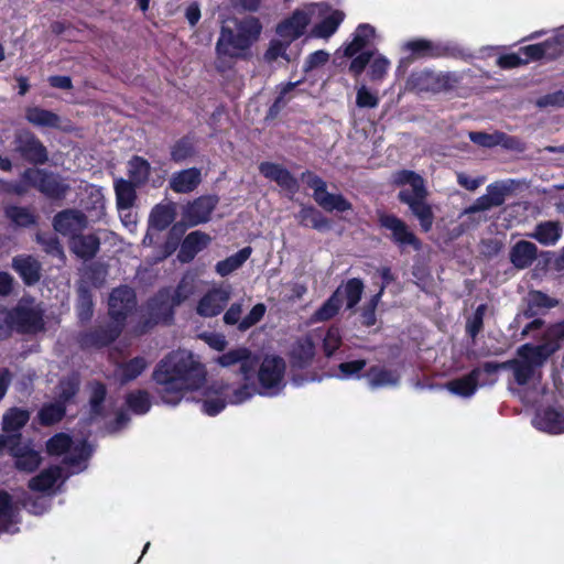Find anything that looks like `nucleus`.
Instances as JSON below:
<instances>
[{
  "mask_svg": "<svg viewBox=\"0 0 564 564\" xmlns=\"http://www.w3.org/2000/svg\"><path fill=\"white\" fill-rule=\"evenodd\" d=\"M262 24L256 17H247L236 23V29L223 26L216 43L218 59H246L250 47L259 39Z\"/></svg>",
  "mask_w": 564,
  "mask_h": 564,
  "instance_id": "obj_4",
  "label": "nucleus"
},
{
  "mask_svg": "<svg viewBox=\"0 0 564 564\" xmlns=\"http://www.w3.org/2000/svg\"><path fill=\"white\" fill-rule=\"evenodd\" d=\"M534 427L550 434H560L564 432V411L547 408L538 411L532 420Z\"/></svg>",
  "mask_w": 564,
  "mask_h": 564,
  "instance_id": "obj_22",
  "label": "nucleus"
},
{
  "mask_svg": "<svg viewBox=\"0 0 564 564\" xmlns=\"http://www.w3.org/2000/svg\"><path fill=\"white\" fill-rule=\"evenodd\" d=\"M219 390L221 394H225V397L228 398V402L231 404H240L248 401L257 391L253 386H250L247 382L240 388L234 390L230 395L225 391L226 388L224 386H219Z\"/></svg>",
  "mask_w": 564,
  "mask_h": 564,
  "instance_id": "obj_55",
  "label": "nucleus"
},
{
  "mask_svg": "<svg viewBox=\"0 0 564 564\" xmlns=\"http://www.w3.org/2000/svg\"><path fill=\"white\" fill-rule=\"evenodd\" d=\"M149 366L144 357L138 356L126 362L118 364L113 377L122 384L137 379Z\"/></svg>",
  "mask_w": 564,
  "mask_h": 564,
  "instance_id": "obj_31",
  "label": "nucleus"
},
{
  "mask_svg": "<svg viewBox=\"0 0 564 564\" xmlns=\"http://www.w3.org/2000/svg\"><path fill=\"white\" fill-rule=\"evenodd\" d=\"M486 305H479L471 317L468 318L466 324V332L471 338H475L482 328L484 316L486 314Z\"/></svg>",
  "mask_w": 564,
  "mask_h": 564,
  "instance_id": "obj_62",
  "label": "nucleus"
},
{
  "mask_svg": "<svg viewBox=\"0 0 564 564\" xmlns=\"http://www.w3.org/2000/svg\"><path fill=\"white\" fill-rule=\"evenodd\" d=\"M379 223L382 228L390 232L389 238L402 250L412 248L421 249V241L410 227L399 217L390 214H381Z\"/></svg>",
  "mask_w": 564,
  "mask_h": 564,
  "instance_id": "obj_11",
  "label": "nucleus"
},
{
  "mask_svg": "<svg viewBox=\"0 0 564 564\" xmlns=\"http://www.w3.org/2000/svg\"><path fill=\"white\" fill-rule=\"evenodd\" d=\"M404 48L410 51L416 57L435 56V47L432 42L426 40L410 41L404 44Z\"/></svg>",
  "mask_w": 564,
  "mask_h": 564,
  "instance_id": "obj_57",
  "label": "nucleus"
},
{
  "mask_svg": "<svg viewBox=\"0 0 564 564\" xmlns=\"http://www.w3.org/2000/svg\"><path fill=\"white\" fill-rule=\"evenodd\" d=\"M221 367L239 365V371L245 381H249L259 365V359L249 349L240 347L231 349L216 359Z\"/></svg>",
  "mask_w": 564,
  "mask_h": 564,
  "instance_id": "obj_13",
  "label": "nucleus"
},
{
  "mask_svg": "<svg viewBox=\"0 0 564 564\" xmlns=\"http://www.w3.org/2000/svg\"><path fill=\"white\" fill-rule=\"evenodd\" d=\"M62 476V468L59 466H53L33 477L29 481V487L33 491L46 492L56 485Z\"/></svg>",
  "mask_w": 564,
  "mask_h": 564,
  "instance_id": "obj_35",
  "label": "nucleus"
},
{
  "mask_svg": "<svg viewBox=\"0 0 564 564\" xmlns=\"http://www.w3.org/2000/svg\"><path fill=\"white\" fill-rule=\"evenodd\" d=\"M564 47V33H557L553 39L547 40L543 43L528 45L522 47L520 52L525 56L523 63H528L532 59H539L544 56L553 55L558 53Z\"/></svg>",
  "mask_w": 564,
  "mask_h": 564,
  "instance_id": "obj_25",
  "label": "nucleus"
},
{
  "mask_svg": "<svg viewBox=\"0 0 564 564\" xmlns=\"http://www.w3.org/2000/svg\"><path fill=\"white\" fill-rule=\"evenodd\" d=\"M558 349L556 343L541 345L524 344L517 350V358L497 364L499 369L512 371L513 379L519 386L535 384L541 379V368L547 358Z\"/></svg>",
  "mask_w": 564,
  "mask_h": 564,
  "instance_id": "obj_3",
  "label": "nucleus"
},
{
  "mask_svg": "<svg viewBox=\"0 0 564 564\" xmlns=\"http://www.w3.org/2000/svg\"><path fill=\"white\" fill-rule=\"evenodd\" d=\"M364 291V283L359 279H350L341 290V300L345 297L347 308L355 307L361 299Z\"/></svg>",
  "mask_w": 564,
  "mask_h": 564,
  "instance_id": "obj_49",
  "label": "nucleus"
},
{
  "mask_svg": "<svg viewBox=\"0 0 564 564\" xmlns=\"http://www.w3.org/2000/svg\"><path fill=\"white\" fill-rule=\"evenodd\" d=\"M46 448L51 455H65L64 464L69 474H77L87 467L91 448L86 441H73L67 434L58 433L47 441Z\"/></svg>",
  "mask_w": 564,
  "mask_h": 564,
  "instance_id": "obj_5",
  "label": "nucleus"
},
{
  "mask_svg": "<svg viewBox=\"0 0 564 564\" xmlns=\"http://www.w3.org/2000/svg\"><path fill=\"white\" fill-rule=\"evenodd\" d=\"M393 183L399 186H409L404 187L400 191V193H405L411 198H426L427 192L424 185V180L419 174L402 170L398 171L392 176Z\"/></svg>",
  "mask_w": 564,
  "mask_h": 564,
  "instance_id": "obj_23",
  "label": "nucleus"
},
{
  "mask_svg": "<svg viewBox=\"0 0 564 564\" xmlns=\"http://www.w3.org/2000/svg\"><path fill=\"white\" fill-rule=\"evenodd\" d=\"M399 199L406 204L412 214L419 219L423 231L427 232L433 226L434 215L425 198H411L405 193H399Z\"/></svg>",
  "mask_w": 564,
  "mask_h": 564,
  "instance_id": "obj_27",
  "label": "nucleus"
},
{
  "mask_svg": "<svg viewBox=\"0 0 564 564\" xmlns=\"http://www.w3.org/2000/svg\"><path fill=\"white\" fill-rule=\"evenodd\" d=\"M14 458L17 469L24 473L34 471L41 464V455L28 444H22L21 438L11 446V454Z\"/></svg>",
  "mask_w": 564,
  "mask_h": 564,
  "instance_id": "obj_21",
  "label": "nucleus"
},
{
  "mask_svg": "<svg viewBox=\"0 0 564 564\" xmlns=\"http://www.w3.org/2000/svg\"><path fill=\"white\" fill-rule=\"evenodd\" d=\"M367 362L364 359L341 362L338 367L340 379H350L354 377L359 378V373L365 369Z\"/></svg>",
  "mask_w": 564,
  "mask_h": 564,
  "instance_id": "obj_60",
  "label": "nucleus"
},
{
  "mask_svg": "<svg viewBox=\"0 0 564 564\" xmlns=\"http://www.w3.org/2000/svg\"><path fill=\"white\" fill-rule=\"evenodd\" d=\"M252 249L245 247L237 253L217 262L215 270L220 276H227L239 269L250 257Z\"/></svg>",
  "mask_w": 564,
  "mask_h": 564,
  "instance_id": "obj_38",
  "label": "nucleus"
},
{
  "mask_svg": "<svg viewBox=\"0 0 564 564\" xmlns=\"http://www.w3.org/2000/svg\"><path fill=\"white\" fill-rule=\"evenodd\" d=\"M231 295L230 285L210 289L198 302L196 312L203 317L217 316L226 306Z\"/></svg>",
  "mask_w": 564,
  "mask_h": 564,
  "instance_id": "obj_16",
  "label": "nucleus"
},
{
  "mask_svg": "<svg viewBox=\"0 0 564 564\" xmlns=\"http://www.w3.org/2000/svg\"><path fill=\"white\" fill-rule=\"evenodd\" d=\"M100 240L94 235L77 234L70 238V250L80 259L88 260L96 256L99 250Z\"/></svg>",
  "mask_w": 564,
  "mask_h": 564,
  "instance_id": "obj_32",
  "label": "nucleus"
},
{
  "mask_svg": "<svg viewBox=\"0 0 564 564\" xmlns=\"http://www.w3.org/2000/svg\"><path fill=\"white\" fill-rule=\"evenodd\" d=\"M562 236V226L557 221H544L536 225L530 237L544 246H554Z\"/></svg>",
  "mask_w": 564,
  "mask_h": 564,
  "instance_id": "obj_36",
  "label": "nucleus"
},
{
  "mask_svg": "<svg viewBox=\"0 0 564 564\" xmlns=\"http://www.w3.org/2000/svg\"><path fill=\"white\" fill-rule=\"evenodd\" d=\"M341 307V289L334 294L313 314L312 322H325L333 318Z\"/></svg>",
  "mask_w": 564,
  "mask_h": 564,
  "instance_id": "obj_42",
  "label": "nucleus"
},
{
  "mask_svg": "<svg viewBox=\"0 0 564 564\" xmlns=\"http://www.w3.org/2000/svg\"><path fill=\"white\" fill-rule=\"evenodd\" d=\"M87 226L86 216L75 209H66L55 215L53 219L54 229L63 236L73 238Z\"/></svg>",
  "mask_w": 564,
  "mask_h": 564,
  "instance_id": "obj_18",
  "label": "nucleus"
},
{
  "mask_svg": "<svg viewBox=\"0 0 564 564\" xmlns=\"http://www.w3.org/2000/svg\"><path fill=\"white\" fill-rule=\"evenodd\" d=\"M11 330L19 333H36L43 329V311L31 297H22L17 306L8 311Z\"/></svg>",
  "mask_w": 564,
  "mask_h": 564,
  "instance_id": "obj_7",
  "label": "nucleus"
},
{
  "mask_svg": "<svg viewBox=\"0 0 564 564\" xmlns=\"http://www.w3.org/2000/svg\"><path fill=\"white\" fill-rule=\"evenodd\" d=\"M326 212H346L351 208V204L340 194H332L327 191L315 200Z\"/></svg>",
  "mask_w": 564,
  "mask_h": 564,
  "instance_id": "obj_46",
  "label": "nucleus"
},
{
  "mask_svg": "<svg viewBox=\"0 0 564 564\" xmlns=\"http://www.w3.org/2000/svg\"><path fill=\"white\" fill-rule=\"evenodd\" d=\"M292 42H288L286 40L280 37L276 40H272L269 44V47L264 54V59L267 62H275L278 58H283L289 61V56L286 54V50Z\"/></svg>",
  "mask_w": 564,
  "mask_h": 564,
  "instance_id": "obj_54",
  "label": "nucleus"
},
{
  "mask_svg": "<svg viewBox=\"0 0 564 564\" xmlns=\"http://www.w3.org/2000/svg\"><path fill=\"white\" fill-rule=\"evenodd\" d=\"M152 378L162 402L176 405L185 391H196L203 387L206 370L191 351L178 349L156 365Z\"/></svg>",
  "mask_w": 564,
  "mask_h": 564,
  "instance_id": "obj_1",
  "label": "nucleus"
},
{
  "mask_svg": "<svg viewBox=\"0 0 564 564\" xmlns=\"http://www.w3.org/2000/svg\"><path fill=\"white\" fill-rule=\"evenodd\" d=\"M194 153V145L192 141L184 138L175 143L172 148L171 156L175 162H182Z\"/></svg>",
  "mask_w": 564,
  "mask_h": 564,
  "instance_id": "obj_63",
  "label": "nucleus"
},
{
  "mask_svg": "<svg viewBox=\"0 0 564 564\" xmlns=\"http://www.w3.org/2000/svg\"><path fill=\"white\" fill-rule=\"evenodd\" d=\"M311 21L312 15L308 4H305L276 25V34L288 42H293L303 35Z\"/></svg>",
  "mask_w": 564,
  "mask_h": 564,
  "instance_id": "obj_15",
  "label": "nucleus"
},
{
  "mask_svg": "<svg viewBox=\"0 0 564 564\" xmlns=\"http://www.w3.org/2000/svg\"><path fill=\"white\" fill-rule=\"evenodd\" d=\"M509 189V186H507L505 183L496 182L489 184L486 188V194L478 197L475 203L465 212L467 214H474L489 210L492 207L501 206L505 203L506 195Z\"/></svg>",
  "mask_w": 564,
  "mask_h": 564,
  "instance_id": "obj_19",
  "label": "nucleus"
},
{
  "mask_svg": "<svg viewBox=\"0 0 564 564\" xmlns=\"http://www.w3.org/2000/svg\"><path fill=\"white\" fill-rule=\"evenodd\" d=\"M26 120L42 128H58L59 117L53 111L42 109L40 107H30L25 112Z\"/></svg>",
  "mask_w": 564,
  "mask_h": 564,
  "instance_id": "obj_37",
  "label": "nucleus"
},
{
  "mask_svg": "<svg viewBox=\"0 0 564 564\" xmlns=\"http://www.w3.org/2000/svg\"><path fill=\"white\" fill-rule=\"evenodd\" d=\"M15 150L33 164H44L48 160L47 150L30 131H20L15 135Z\"/></svg>",
  "mask_w": 564,
  "mask_h": 564,
  "instance_id": "obj_14",
  "label": "nucleus"
},
{
  "mask_svg": "<svg viewBox=\"0 0 564 564\" xmlns=\"http://www.w3.org/2000/svg\"><path fill=\"white\" fill-rule=\"evenodd\" d=\"M260 173L270 181L275 182L283 191L295 194L299 189L296 178L282 165L263 162L259 165Z\"/></svg>",
  "mask_w": 564,
  "mask_h": 564,
  "instance_id": "obj_20",
  "label": "nucleus"
},
{
  "mask_svg": "<svg viewBox=\"0 0 564 564\" xmlns=\"http://www.w3.org/2000/svg\"><path fill=\"white\" fill-rule=\"evenodd\" d=\"M379 104L377 94L369 90L365 85L357 89L356 105L359 108H376Z\"/></svg>",
  "mask_w": 564,
  "mask_h": 564,
  "instance_id": "obj_64",
  "label": "nucleus"
},
{
  "mask_svg": "<svg viewBox=\"0 0 564 564\" xmlns=\"http://www.w3.org/2000/svg\"><path fill=\"white\" fill-rule=\"evenodd\" d=\"M174 220V208L172 205H156L149 218V228L164 230Z\"/></svg>",
  "mask_w": 564,
  "mask_h": 564,
  "instance_id": "obj_41",
  "label": "nucleus"
},
{
  "mask_svg": "<svg viewBox=\"0 0 564 564\" xmlns=\"http://www.w3.org/2000/svg\"><path fill=\"white\" fill-rule=\"evenodd\" d=\"M308 9L312 20L319 19L312 30L315 37L328 39L337 31L345 18L341 11L332 9L325 3H310Z\"/></svg>",
  "mask_w": 564,
  "mask_h": 564,
  "instance_id": "obj_10",
  "label": "nucleus"
},
{
  "mask_svg": "<svg viewBox=\"0 0 564 564\" xmlns=\"http://www.w3.org/2000/svg\"><path fill=\"white\" fill-rule=\"evenodd\" d=\"M115 192L117 198V207L119 210L129 209L135 199V189L132 182L123 178L115 181Z\"/></svg>",
  "mask_w": 564,
  "mask_h": 564,
  "instance_id": "obj_40",
  "label": "nucleus"
},
{
  "mask_svg": "<svg viewBox=\"0 0 564 564\" xmlns=\"http://www.w3.org/2000/svg\"><path fill=\"white\" fill-rule=\"evenodd\" d=\"M22 177L51 199H62L69 191V184L61 175L47 170L29 167Z\"/></svg>",
  "mask_w": 564,
  "mask_h": 564,
  "instance_id": "obj_8",
  "label": "nucleus"
},
{
  "mask_svg": "<svg viewBox=\"0 0 564 564\" xmlns=\"http://www.w3.org/2000/svg\"><path fill=\"white\" fill-rule=\"evenodd\" d=\"M285 361L279 356H265L259 366L258 393L265 397L278 395L285 387Z\"/></svg>",
  "mask_w": 564,
  "mask_h": 564,
  "instance_id": "obj_6",
  "label": "nucleus"
},
{
  "mask_svg": "<svg viewBox=\"0 0 564 564\" xmlns=\"http://www.w3.org/2000/svg\"><path fill=\"white\" fill-rule=\"evenodd\" d=\"M195 290L194 278L192 275H185L180 281L176 289H171L172 299L176 305H180L186 299H188Z\"/></svg>",
  "mask_w": 564,
  "mask_h": 564,
  "instance_id": "obj_53",
  "label": "nucleus"
},
{
  "mask_svg": "<svg viewBox=\"0 0 564 564\" xmlns=\"http://www.w3.org/2000/svg\"><path fill=\"white\" fill-rule=\"evenodd\" d=\"M77 316L80 322H88L94 313V303L90 292L85 289L80 288L78 292V301H77Z\"/></svg>",
  "mask_w": 564,
  "mask_h": 564,
  "instance_id": "obj_50",
  "label": "nucleus"
},
{
  "mask_svg": "<svg viewBox=\"0 0 564 564\" xmlns=\"http://www.w3.org/2000/svg\"><path fill=\"white\" fill-rule=\"evenodd\" d=\"M204 395L205 400L202 404V411L207 415H217L225 409L226 402L223 398L224 394L220 393L219 387H217L215 391L214 387L205 389Z\"/></svg>",
  "mask_w": 564,
  "mask_h": 564,
  "instance_id": "obj_43",
  "label": "nucleus"
},
{
  "mask_svg": "<svg viewBox=\"0 0 564 564\" xmlns=\"http://www.w3.org/2000/svg\"><path fill=\"white\" fill-rule=\"evenodd\" d=\"M368 386L371 389L397 387L401 375L397 369H390L384 366H372L365 375Z\"/></svg>",
  "mask_w": 564,
  "mask_h": 564,
  "instance_id": "obj_26",
  "label": "nucleus"
},
{
  "mask_svg": "<svg viewBox=\"0 0 564 564\" xmlns=\"http://www.w3.org/2000/svg\"><path fill=\"white\" fill-rule=\"evenodd\" d=\"M128 172L133 183L142 184L149 178L150 164L140 156H133L128 163Z\"/></svg>",
  "mask_w": 564,
  "mask_h": 564,
  "instance_id": "obj_47",
  "label": "nucleus"
},
{
  "mask_svg": "<svg viewBox=\"0 0 564 564\" xmlns=\"http://www.w3.org/2000/svg\"><path fill=\"white\" fill-rule=\"evenodd\" d=\"M536 256L538 247L527 240L516 242L509 251L510 262L520 270L529 268L536 259Z\"/></svg>",
  "mask_w": 564,
  "mask_h": 564,
  "instance_id": "obj_28",
  "label": "nucleus"
},
{
  "mask_svg": "<svg viewBox=\"0 0 564 564\" xmlns=\"http://www.w3.org/2000/svg\"><path fill=\"white\" fill-rule=\"evenodd\" d=\"M12 268L25 284L32 285L39 282L41 278V264L32 256H17L12 259Z\"/></svg>",
  "mask_w": 564,
  "mask_h": 564,
  "instance_id": "obj_29",
  "label": "nucleus"
},
{
  "mask_svg": "<svg viewBox=\"0 0 564 564\" xmlns=\"http://www.w3.org/2000/svg\"><path fill=\"white\" fill-rule=\"evenodd\" d=\"M65 414V406L62 402H55L44 405L39 412V419L42 424L51 425L59 421Z\"/></svg>",
  "mask_w": 564,
  "mask_h": 564,
  "instance_id": "obj_51",
  "label": "nucleus"
},
{
  "mask_svg": "<svg viewBox=\"0 0 564 564\" xmlns=\"http://www.w3.org/2000/svg\"><path fill=\"white\" fill-rule=\"evenodd\" d=\"M384 286H381L379 292L375 294L368 304L365 306L361 317H362V324L365 326H372L376 324V308L381 300V296L383 294Z\"/></svg>",
  "mask_w": 564,
  "mask_h": 564,
  "instance_id": "obj_61",
  "label": "nucleus"
},
{
  "mask_svg": "<svg viewBox=\"0 0 564 564\" xmlns=\"http://www.w3.org/2000/svg\"><path fill=\"white\" fill-rule=\"evenodd\" d=\"M265 305L262 303L256 304L251 311L240 321L238 329L246 332L253 325L258 324L265 314Z\"/></svg>",
  "mask_w": 564,
  "mask_h": 564,
  "instance_id": "obj_59",
  "label": "nucleus"
},
{
  "mask_svg": "<svg viewBox=\"0 0 564 564\" xmlns=\"http://www.w3.org/2000/svg\"><path fill=\"white\" fill-rule=\"evenodd\" d=\"M126 402L129 409L135 414H145L151 408L150 395L143 390L129 393Z\"/></svg>",
  "mask_w": 564,
  "mask_h": 564,
  "instance_id": "obj_48",
  "label": "nucleus"
},
{
  "mask_svg": "<svg viewBox=\"0 0 564 564\" xmlns=\"http://www.w3.org/2000/svg\"><path fill=\"white\" fill-rule=\"evenodd\" d=\"M4 215L18 227H30L36 223V216L29 207L8 205L4 207Z\"/></svg>",
  "mask_w": 564,
  "mask_h": 564,
  "instance_id": "obj_39",
  "label": "nucleus"
},
{
  "mask_svg": "<svg viewBox=\"0 0 564 564\" xmlns=\"http://www.w3.org/2000/svg\"><path fill=\"white\" fill-rule=\"evenodd\" d=\"M297 219L301 225L323 230L329 227L328 220L314 207H303Z\"/></svg>",
  "mask_w": 564,
  "mask_h": 564,
  "instance_id": "obj_45",
  "label": "nucleus"
},
{
  "mask_svg": "<svg viewBox=\"0 0 564 564\" xmlns=\"http://www.w3.org/2000/svg\"><path fill=\"white\" fill-rule=\"evenodd\" d=\"M217 204V196H200L185 206L183 210V219L188 226H196L202 223H206L209 220Z\"/></svg>",
  "mask_w": 564,
  "mask_h": 564,
  "instance_id": "obj_17",
  "label": "nucleus"
},
{
  "mask_svg": "<svg viewBox=\"0 0 564 564\" xmlns=\"http://www.w3.org/2000/svg\"><path fill=\"white\" fill-rule=\"evenodd\" d=\"M18 509L11 497L0 491V533H14L12 528L17 523Z\"/></svg>",
  "mask_w": 564,
  "mask_h": 564,
  "instance_id": "obj_33",
  "label": "nucleus"
},
{
  "mask_svg": "<svg viewBox=\"0 0 564 564\" xmlns=\"http://www.w3.org/2000/svg\"><path fill=\"white\" fill-rule=\"evenodd\" d=\"M79 380L76 376H69L61 380L58 384V401L63 404L70 400L78 391Z\"/></svg>",
  "mask_w": 564,
  "mask_h": 564,
  "instance_id": "obj_56",
  "label": "nucleus"
},
{
  "mask_svg": "<svg viewBox=\"0 0 564 564\" xmlns=\"http://www.w3.org/2000/svg\"><path fill=\"white\" fill-rule=\"evenodd\" d=\"M322 337V334H319ZM341 344V334L338 327L332 326L323 335V348L326 356H332Z\"/></svg>",
  "mask_w": 564,
  "mask_h": 564,
  "instance_id": "obj_58",
  "label": "nucleus"
},
{
  "mask_svg": "<svg viewBox=\"0 0 564 564\" xmlns=\"http://www.w3.org/2000/svg\"><path fill=\"white\" fill-rule=\"evenodd\" d=\"M137 307L133 289L121 285L112 290L108 300L109 315L112 321L107 327H98L80 336V345L85 348H100L119 337L128 316Z\"/></svg>",
  "mask_w": 564,
  "mask_h": 564,
  "instance_id": "obj_2",
  "label": "nucleus"
},
{
  "mask_svg": "<svg viewBox=\"0 0 564 564\" xmlns=\"http://www.w3.org/2000/svg\"><path fill=\"white\" fill-rule=\"evenodd\" d=\"M177 306L173 299L171 289H162L158 294L152 297L147 304L149 319L145 325L140 329V333L147 330L153 324L159 322H169L173 317L174 307Z\"/></svg>",
  "mask_w": 564,
  "mask_h": 564,
  "instance_id": "obj_12",
  "label": "nucleus"
},
{
  "mask_svg": "<svg viewBox=\"0 0 564 564\" xmlns=\"http://www.w3.org/2000/svg\"><path fill=\"white\" fill-rule=\"evenodd\" d=\"M106 398V387L102 383H95L93 386L90 397V420L94 421L104 415L102 403Z\"/></svg>",
  "mask_w": 564,
  "mask_h": 564,
  "instance_id": "obj_52",
  "label": "nucleus"
},
{
  "mask_svg": "<svg viewBox=\"0 0 564 564\" xmlns=\"http://www.w3.org/2000/svg\"><path fill=\"white\" fill-rule=\"evenodd\" d=\"M209 241V236L204 232L193 231L188 234L181 245L178 259L182 262L191 261L199 251L207 247Z\"/></svg>",
  "mask_w": 564,
  "mask_h": 564,
  "instance_id": "obj_30",
  "label": "nucleus"
},
{
  "mask_svg": "<svg viewBox=\"0 0 564 564\" xmlns=\"http://www.w3.org/2000/svg\"><path fill=\"white\" fill-rule=\"evenodd\" d=\"M498 370L499 366L496 362H486L482 367L473 369L467 376L449 381L446 387L454 394L469 398L478 386L495 383Z\"/></svg>",
  "mask_w": 564,
  "mask_h": 564,
  "instance_id": "obj_9",
  "label": "nucleus"
},
{
  "mask_svg": "<svg viewBox=\"0 0 564 564\" xmlns=\"http://www.w3.org/2000/svg\"><path fill=\"white\" fill-rule=\"evenodd\" d=\"M200 182V171L187 169L175 173L171 178V188L176 193H188L197 187Z\"/></svg>",
  "mask_w": 564,
  "mask_h": 564,
  "instance_id": "obj_34",
  "label": "nucleus"
},
{
  "mask_svg": "<svg viewBox=\"0 0 564 564\" xmlns=\"http://www.w3.org/2000/svg\"><path fill=\"white\" fill-rule=\"evenodd\" d=\"M30 414L25 410L11 409L3 416V431L9 434H19V430L26 424Z\"/></svg>",
  "mask_w": 564,
  "mask_h": 564,
  "instance_id": "obj_44",
  "label": "nucleus"
},
{
  "mask_svg": "<svg viewBox=\"0 0 564 564\" xmlns=\"http://www.w3.org/2000/svg\"><path fill=\"white\" fill-rule=\"evenodd\" d=\"M315 338H321V335L310 334L295 341L291 350V362L293 367L305 368L312 362L315 355Z\"/></svg>",
  "mask_w": 564,
  "mask_h": 564,
  "instance_id": "obj_24",
  "label": "nucleus"
}]
</instances>
